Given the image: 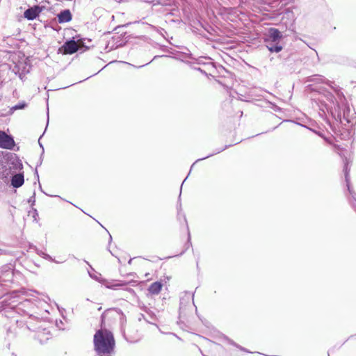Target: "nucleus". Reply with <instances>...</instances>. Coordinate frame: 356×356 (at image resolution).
Listing matches in <instances>:
<instances>
[{
    "label": "nucleus",
    "instance_id": "nucleus-40",
    "mask_svg": "<svg viewBox=\"0 0 356 356\" xmlns=\"http://www.w3.org/2000/svg\"><path fill=\"white\" fill-rule=\"evenodd\" d=\"M131 261H132V259H130L128 263L130 264L131 263Z\"/></svg>",
    "mask_w": 356,
    "mask_h": 356
},
{
    "label": "nucleus",
    "instance_id": "nucleus-29",
    "mask_svg": "<svg viewBox=\"0 0 356 356\" xmlns=\"http://www.w3.org/2000/svg\"><path fill=\"white\" fill-rule=\"evenodd\" d=\"M309 130H311L312 131L314 132L315 134H317V135H318L319 136H321V137H323V135L321 132L317 131H315V130H314V129H309Z\"/></svg>",
    "mask_w": 356,
    "mask_h": 356
},
{
    "label": "nucleus",
    "instance_id": "nucleus-43",
    "mask_svg": "<svg viewBox=\"0 0 356 356\" xmlns=\"http://www.w3.org/2000/svg\"><path fill=\"white\" fill-rule=\"evenodd\" d=\"M196 265H197V268H198V267H199V263H198V261H197Z\"/></svg>",
    "mask_w": 356,
    "mask_h": 356
},
{
    "label": "nucleus",
    "instance_id": "nucleus-20",
    "mask_svg": "<svg viewBox=\"0 0 356 356\" xmlns=\"http://www.w3.org/2000/svg\"><path fill=\"white\" fill-rule=\"evenodd\" d=\"M227 147H228L227 145H225L224 147L218 148V149H217L214 152H213L212 154H209L208 156H205V157H203V158H201V159H197V160H196V161L193 163V165H191V170H192L193 167L194 166V165H195L196 163H197V162H199V161H200L204 160V159H207V158H209V157H211V156H213V155H215V154H218V153H220L221 152H222V151H224L225 149H226L227 148Z\"/></svg>",
    "mask_w": 356,
    "mask_h": 356
},
{
    "label": "nucleus",
    "instance_id": "nucleus-22",
    "mask_svg": "<svg viewBox=\"0 0 356 356\" xmlns=\"http://www.w3.org/2000/svg\"><path fill=\"white\" fill-rule=\"evenodd\" d=\"M187 229H188V227L187 226ZM192 245L191 241V234L189 231L188 230V240L187 242L185 244V250L189 248L190 246Z\"/></svg>",
    "mask_w": 356,
    "mask_h": 356
},
{
    "label": "nucleus",
    "instance_id": "nucleus-5",
    "mask_svg": "<svg viewBox=\"0 0 356 356\" xmlns=\"http://www.w3.org/2000/svg\"><path fill=\"white\" fill-rule=\"evenodd\" d=\"M344 174H345V180L346 182V186L348 188V191L350 193V197H348L349 202L351 204L352 207L356 211V193L351 188L350 186V179H349V170L348 168V164L346 163L344 165Z\"/></svg>",
    "mask_w": 356,
    "mask_h": 356
},
{
    "label": "nucleus",
    "instance_id": "nucleus-45",
    "mask_svg": "<svg viewBox=\"0 0 356 356\" xmlns=\"http://www.w3.org/2000/svg\"><path fill=\"white\" fill-rule=\"evenodd\" d=\"M201 353L202 354V355H203V356H206L205 355H204V354L202 353V352Z\"/></svg>",
    "mask_w": 356,
    "mask_h": 356
},
{
    "label": "nucleus",
    "instance_id": "nucleus-36",
    "mask_svg": "<svg viewBox=\"0 0 356 356\" xmlns=\"http://www.w3.org/2000/svg\"><path fill=\"white\" fill-rule=\"evenodd\" d=\"M47 122H49V108L48 107H47Z\"/></svg>",
    "mask_w": 356,
    "mask_h": 356
},
{
    "label": "nucleus",
    "instance_id": "nucleus-23",
    "mask_svg": "<svg viewBox=\"0 0 356 356\" xmlns=\"http://www.w3.org/2000/svg\"><path fill=\"white\" fill-rule=\"evenodd\" d=\"M42 156H43V155L41 154L40 157L39 159V161H38L37 165H36V169H35V175H36L38 179H39V175H38V170H37V168L42 165Z\"/></svg>",
    "mask_w": 356,
    "mask_h": 356
},
{
    "label": "nucleus",
    "instance_id": "nucleus-33",
    "mask_svg": "<svg viewBox=\"0 0 356 356\" xmlns=\"http://www.w3.org/2000/svg\"><path fill=\"white\" fill-rule=\"evenodd\" d=\"M112 242V236L111 234H109V241H108V245H110V244Z\"/></svg>",
    "mask_w": 356,
    "mask_h": 356
},
{
    "label": "nucleus",
    "instance_id": "nucleus-24",
    "mask_svg": "<svg viewBox=\"0 0 356 356\" xmlns=\"http://www.w3.org/2000/svg\"><path fill=\"white\" fill-rule=\"evenodd\" d=\"M110 44H111V42H108L107 46L106 47V49H108V51H111V50H112L113 49L118 48L119 46L121 45L120 44H116V45L113 44H111L110 46Z\"/></svg>",
    "mask_w": 356,
    "mask_h": 356
},
{
    "label": "nucleus",
    "instance_id": "nucleus-7",
    "mask_svg": "<svg viewBox=\"0 0 356 356\" xmlns=\"http://www.w3.org/2000/svg\"><path fill=\"white\" fill-rule=\"evenodd\" d=\"M6 161L8 163V165L10 168L11 170L17 171L23 168L22 161L15 154L8 156Z\"/></svg>",
    "mask_w": 356,
    "mask_h": 356
},
{
    "label": "nucleus",
    "instance_id": "nucleus-39",
    "mask_svg": "<svg viewBox=\"0 0 356 356\" xmlns=\"http://www.w3.org/2000/svg\"><path fill=\"white\" fill-rule=\"evenodd\" d=\"M184 252H185V250L182 251V252L179 254V255L183 254L184 253Z\"/></svg>",
    "mask_w": 356,
    "mask_h": 356
},
{
    "label": "nucleus",
    "instance_id": "nucleus-6",
    "mask_svg": "<svg viewBox=\"0 0 356 356\" xmlns=\"http://www.w3.org/2000/svg\"><path fill=\"white\" fill-rule=\"evenodd\" d=\"M15 145L13 137L8 135L4 131H0V147L8 149H13Z\"/></svg>",
    "mask_w": 356,
    "mask_h": 356
},
{
    "label": "nucleus",
    "instance_id": "nucleus-4",
    "mask_svg": "<svg viewBox=\"0 0 356 356\" xmlns=\"http://www.w3.org/2000/svg\"><path fill=\"white\" fill-rule=\"evenodd\" d=\"M79 41V40L76 41L74 37L66 40L59 49V51L62 52L63 54H73L77 52L79 50V46L77 42Z\"/></svg>",
    "mask_w": 356,
    "mask_h": 356
},
{
    "label": "nucleus",
    "instance_id": "nucleus-30",
    "mask_svg": "<svg viewBox=\"0 0 356 356\" xmlns=\"http://www.w3.org/2000/svg\"><path fill=\"white\" fill-rule=\"evenodd\" d=\"M38 143H39V145H40V147L42 148V155H43V154H44V147H43V145H42V143L40 142V140L38 141Z\"/></svg>",
    "mask_w": 356,
    "mask_h": 356
},
{
    "label": "nucleus",
    "instance_id": "nucleus-27",
    "mask_svg": "<svg viewBox=\"0 0 356 356\" xmlns=\"http://www.w3.org/2000/svg\"><path fill=\"white\" fill-rule=\"evenodd\" d=\"M146 312L150 316L152 319H156V315L154 313L150 310L146 311Z\"/></svg>",
    "mask_w": 356,
    "mask_h": 356
},
{
    "label": "nucleus",
    "instance_id": "nucleus-10",
    "mask_svg": "<svg viewBox=\"0 0 356 356\" xmlns=\"http://www.w3.org/2000/svg\"><path fill=\"white\" fill-rule=\"evenodd\" d=\"M12 175V170L8 165V163L6 161L1 162L0 163V179L6 181Z\"/></svg>",
    "mask_w": 356,
    "mask_h": 356
},
{
    "label": "nucleus",
    "instance_id": "nucleus-42",
    "mask_svg": "<svg viewBox=\"0 0 356 356\" xmlns=\"http://www.w3.org/2000/svg\"><path fill=\"white\" fill-rule=\"evenodd\" d=\"M157 57H159V56H155L153 58V60L156 59Z\"/></svg>",
    "mask_w": 356,
    "mask_h": 356
},
{
    "label": "nucleus",
    "instance_id": "nucleus-17",
    "mask_svg": "<svg viewBox=\"0 0 356 356\" xmlns=\"http://www.w3.org/2000/svg\"><path fill=\"white\" fill-rule=\"evenodd\" d=\"M324 97H325L326 100L330 102V104H325V108L327 111V108H330V106H332L333 108L336 106L335 101L336 97L333 95L332 93H331L329 91L324 90L323 93Z\"/></svg>",
    "mask_w": 356,
    "mask_h": 356
},
{
    "label": "nucleus",
    "instance_id": "nucleus-26",
    "mask_svg": "<svg viewBox=\"0 0 356 356\" xmlns=\"http://www.w3.org/2000/svg\"><path fill=\"white\" fill-rule=\"evenodd\" d=\"M32 214L34 220L37 221V217L38 216V211L36 209H33Z\"/></svg>",
    "mask_w": 356,
    "mask_h": 356
},
{
    "label": "nucleus",
    "instance_id": "nucleus-25",
    "mask_svg": "<svg viewBox=\"0 0 356 356\" xmlns=\"http://www.w3.org/2000/svg\"><path fill=\"white\" fill-rule=\"evenodd\" d=\"M28 202H29V203H31V205H33L35 204V193H33V195L29 199Z\"/></svg>",
    "mask_w": 356,
    "mask_h": 356
},
{
    "label": "nucleus",
    "instance_id": "nucleus-8",
    "mask_svg": "<svg viewBox=\"0 0 356 356\" xmlns=\"http://www.w3.org/2000/svg\"><path fill=\"white\" fill-rule=\"evenodd\" d=\"M43 7L35 5L26 9L24 13V17L28 20L36 19L42 11Z\"/></svg>",
    "mask_w": 356,
    "mask_h": 356
},
{
    "label": "nucleus",
    "instance_id": "nucleus-9",
    "mask_svg": "<svg viewBox=\"0 0 356 356\" xmlns=\"http://www.w3.org/2000/svg\"><path fill=\"white\" fill-rule=\"evenodd\" d=\"M283 38L280 31L275 28H270L266 36L265 41L279 42Z\"/></svg>",
    "mask_w": 356,
    "mask_h": 356
},
{
    "label": "nucleus",
    "instance_id": "nucleus-3",
    "mask_svg": "<svg viewBox=\"0 0 356 356\" xmlns=\"http://www.w3.org/2000/svg\"><path fill=\"white\" fill-rule=\"evenodd\" d=\"M327 112L330 113L332 118L337 122H342V118L348 123L350 122L348 118L350 108L347 103L340 104L337 102L334 108L332 106L327 108Z\"/></svg>",
    "mask_w": 356,
    "mask_h": 356
},
{
    "label": "nucleus",
    "instance_id": "nucleus-15",
    "mask_svg": "<svg viewBox=\"0 0 356 356\" xmlns=\"http://www.w3.org/2000/svg\"><path fill=\"white\" fill-rule=\"evenodd\" d=\"M162 287L163 284L161 282H154L149 286L148 291L152 295H157L161 291Z\"/></svg>",
    "mask_w": 356,
    "mask_h": 356
},
{
    "label": "nucleus",
    "instance_id": "nucleus-21",
    "mask_svg": "<svg viewBox=\"0 0 356 356\" xmlns=\"http://www.w3.org/2000/svg\"><path fill=\"white\" fill-rule=\"evenodd\" d=\"M26 106V104L25 102H21L15 106H14L11 109L12 110H19V109H23Z\"/></svg>",
    "mask_w": 356,
    "mask_h": 356
},
{
    "label": "nucleus",
    "instance_id": "nucleus-11",
    "mask_svg": "<svg viewBox=\"0 0 356 356\" xmlns=\"http://www.w3.org/2000/svg\"><path fill=\"white\" fill-rule=\"evenodd\" d=\"M24 183V172H19L11 176L10 184L13 188H17Z\"/></svg>",
    "mask_w": 356,
    "mask_h": 356
},
{
    "label": "nucleus",
    "instance_id": "nucleus-32",
    "mask_svg": "<svg viewBox=\"0 0 356 356\" xmlns=\"http://www.w3.org/2000/svg\"><path fill=\"white\" fill-rule=\"evenodd\" d=\"M307 88H308V89L312 90H315L314 88H313V86L312 85H309L307 86Z\"/></svg>",
    "mask_w": 356,
    "mask_h": 356
},
{
    "label": "nucleus",
    "instance_id": "nucleus-31",
    "mask_svg": "<svg viewBox=\"0 0 356 356\" xmlns=\"http://www.w3.org/2000/svg\"><path fill=\"white\" fill-rule=\"evenodd\" d=\"M140 316H140V318H139V321H140V320H141V318H143V319H145L147 322H148V323H149V321H147V320L145 319V316H144L143 314H140Z\"/></svg>",
    "mask_w": 356,
    "mask_h": 356
},
{
    "label": "nucleus",
    "instance_id": "nucleus-44",
    "mask_svg": "<svg viewBox=\"0 0 356 356\" xmlns=\"http://www.w3.org/2000/svg\"><path fill=\"white\" fill-rule=\"evenodd\" d=\"M180 197H181V193L179 195V199H180Z\"/></svg>",
    "mask_w": 356,
    "mask_h": 356
},
{
    "label": "nucleus",
    "instance_id": "nucleus-19",
    "mask_svg": "<svg viewBox=\"0 0 356 356\" xmlns=\"http://www.w3.org/2000/svg\"><path fill=\"white\" fill-rule=\"evenodd\" d=\"M35 252L38 255H39L40 257H42L43 259H46V260H48L51 262H55L57 264L62 263V261H58L55 260L54 258H52L51 256H50L49 254H48L47 253L44 252V251H42L41 250H38L36 248H35Z\"/></svg>",
    "mask_w": 356,
    "mask_h": 356
},
{
    "label": "nucleus",
    "instance_id": "nucleus-12",
    "mask_svg": "<svg viewBox=\"0 0 356 356\" xmlns=\"http://www.w3.org/2000/svg\"><path fill=\"white\" fill-rule=\"evenodd\" d=\"M56 17L60 24L69 22L72 19V15L69 9L62 10Z\"/></svg>",
    "mask_w": 356,
    "mask_h": 356
},
{
    "label": "nucleus",
    "instance_id": "nucleus-13",
    "mask_svg": "<svg viewBox=\"0 0 356 356\" xmlns=\"http://www.w3.org/2000/svg\"><path fill=\"white\" fill-rule=\"evenodd\" d=\"M191 300H192L193 303L194 304V294L187 291L184 292V295L180 298L179 309H183L185 307V305Z\"/></svg>",
    "mask_w": 356,
    "mask_h": 356
},
{
    "label": "nucleus",
    "instance_id": "nucleus-18",
    "mask_svg": "<svg viewBox=\"0 0 356 356\" xmlns=\"http://www.w3.org/2000/svg\"><path fill=\"white\" fill-rule=\"evenodd\" d=\"M308 81L316 82V83H323L328 86H330V83H332V82L330 81L329 80H327L323 76H321L318 74H315V75L308 77Z\"/></svg>",
    "mask_w": 356,
    "mask_h": 356
},
{
    "label": "nucleus",
    "instance_id": "nucleus-1",
    "mask_svg": "<svg viewBox=\"0 0 356 356\" xmlns=\"http://www.w3.org/2000/svg\"><path fill=\"white\" fill-rule=\"evenodd\" d=\"M14 270L10 265L0 268V312L10 318L21 329L31 332H45L42 321L34 316L35 303L30 299H24L17 291L8 293L7 289L13 281Z\"/></svg>",
    "mask_w": 356,
    "mask_h": 356
},
{
    "label": "nucleus",
    "instance_id": "nucleus-37",
    "mask_svg": "<svg viewBox=\"0 0 356 356\" xmlns=\"http://www.w3.org/2000/svg\"><path fill=\"white\" fill-rule=\"evenodd\" d=\"M108 251L111 252V255L115 256V254L110 250L109 248H108Z\"/></svg>",
    "mask_w": 356,
    "mask_h": 356
},
{
    "label": "nucleus",
    "instance_id": "nucleus-38",
    "mask_svg": "<svg viewBox=\"0 0 356 356\" xmlns=\"http://www.w3.org/2000/svg\"><path fill=\"white\" fill-rule=\"evenodd\" d=\"M186 178L185 179H184V181L182 182L181 185H183V184H184V181H186ZM181 188H182V186H181Z\"/></svg>",
    "mask_w": 356,
    "mask_h": 356
},
{
    "label": "nucleus",
    "instance_id": "nucleus-35",
    "mask_svg": "<svg viewBox=\"0 0 356 356\" xmlns=\"http://www.w3.org/2000/svg\"><path fill=\"white\" fill-rule=\"evenodd\" d=\"M186 57L191 58H192V54H187Z\"/></svg>",
    "mask_w": 356,
    "mask_h": 356
},
{
    "label": "nucleus",
    "instance_id": "nucleus-14",
    "mask_svg": "<svg viewBox=\"0 0 356 356\" xmlns=\"http://www.w3.org/2000/svg\"><path fill=\"white\" fill-rule=\"evenodd\" d=\"M330 86L334 90V91L336 92L337 99H336L335 104L339 102L340 104L347 103L346 97L343 95V93L340 90V88L339 86H333L332 83H330Z\"/></svg>",
    "mask_w": 356,
    "mask_h": 356
},
{
    "label": "nucleus",
    "instance_id": "nucleus-28",
    "mask_svg": "<svg viewBox=\"0 0 356 356\" xmlns=\"http://www.w3.org/2000/svg\"><path fill=\"white\" fill-rule=\"evenodd\" d=\"M8 251L6 249L0 248V254H8Z\"/></svg>",
    "mask_w": 356,
    "mask_h": 356
},
{
    "label": "nucleus",
    "instance_id": "nucleus-34",
    "mask_svg": "<svg viewBox=\"0 0 356 356\" xmlns=\"http://www.w3.org/2000/svg\"><path fill=\"white\" fill-rule=\"evenodd\" d=\"M89 275H90V277L97 280V277H96V275L93 276L90 273H89Z\"/></svg>",
    "mask_w": 356,
    "mask_h": 356
},
{
    "label": "nucleus",
    "instance_id": "nucleus-2",
    "mask_svg": "<svg viewBox=\"0 0 356 356\" xmlns=\"http://www.w3.org/2000/svg\"><path fill=\"white\" fill-rule=\"evenodd\" d=\"M95 350L99 355L110 354L115 346V339L111 332L99 330L94 335Z\"/></svg>",
    "mask_w": 356,
    "mask_h": 356
},
{
    "label": "nucleus",
    "instance_id": "nucleus-41",
    "mask_svg": "<svg viewBox=\"0 0 356 356\" xmlns=\"http://www.w3.org/2000/svg\"><path fill=\"white\" fill-rule=\"evenodd\" d=\"M148 63H146L145 65H142L141 66H140L139 67H144L145 65H147Z\"/></svg>",
    "mask_w": 356,
    "mask_h": 356
},
{
    "label": "nucleus",
    "instance_id": "nucleus-16",
    "mask_svg": "<svg viewBox=\"0 0 356 356\" xmlns=\"http://www.w3.org/2000/svg\"><path fill=\"white\" fill-rule=\"evenodd\" d=\"M267 49L270 52L278 53L283 49L282 46L279 44V42L265 41Z\"/></svg>",
    "mask_w": 356,
    "mask_h": 356
}]
</instances>
